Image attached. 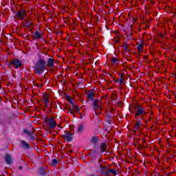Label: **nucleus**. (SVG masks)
I'll return each mask as SVG.
<instances>
[{
    "label": "nucleus",
    "mask_w": 176,
    "mask_h": 176,
    "mask_svg": "<svg viewBox=\"0 0 176 176\" xmlns=\"http://www.w3.org/2000/svg\"><path fill=\"white\" fill-rule=\"evenodd\" d=\"M63 138L67 141V142H72L74 141V134L69 132L64 131Z\"/></svg>",
    "instance_id": "obj_4"
},
{
    "label": "nucleus",
    "mask_w": 176,
    "mask_h": 176,
    "mask_svg": "<svg viewBox=\"0 0 176 176\" xmlns=\"http://www.w3.org/2000/svg\"><path fill=\"white\" fill-rule=\"evenodd\" d=\"M112 113H106L105 118H112Z\"/></svg>",
    "instance_id": "obj_28"
},
{
    "label": "nucleus",
    "mask_w": 176,
    "mask_h": 176,
    "mask_svg": "<svg viewBox=\"0 0 176 176\" xmlns=\"http://www.w3.org/2000/svg\"><path fill=\"white\" fill-rule=\"evenodd\" d=\"M112 120V118H105V121L107 122V123H108V124H109L111 126V124H112V122L111 121Z\"/></svg>",
    "instance_id": "obj_27"
},
{
    "label": "nucleus",
    "mask_w": 176,
    "mask_h": 176,
    "mask_svg": "<svg viewBox=\"0 0 176 176\" xmlns=\"http://www.w3.org/2000/svg\"><path fill=\"white\" fill-rule=\"evenodd\" d=\"M98 140H100V138H98V136H97V135L92 137L91 139V144L96 145V144H97V142H98Z\"/></svg>",
    "instance_id": "obj_15"
},
{
    "label": "nucleus",
    "mask_w": 176,
    "mask_h": 176,
    "mask_svg": "<svg viewBox=\"0 0 176 176\" xmlns=\"http://www.w3.org/2000/svg\"><path fill=\"white\" fill-rule=\"evenodd\" d=\"M46 122H49L50 129H54L57 126V122H56L54 118H46Z\"/></svg>",
    "instance_id": "obj_7"
},
{
    "label": "nucleus",
    "mask_w": 176,
    "mask_h": 176,
    "mask_svg": "<svg viewBox=\"0 0 176 176\" xmlns=\"http://www.w3.org/2000/svg\"><path fill=\"white\" fill-rule=\"evenodd\" d=\"M175 79H176V74L175 75Z\"/></svg>",
    "instance_id": "obj_47"
},
{
    "label": "nucleus",
    "mask_w": 176,
    "mask_h": 176,
    "mask_svg": "<svg viewBox=\"0 0 176 176\" xmlns=\"http://www.w3.org/2000/svg\"><path fill=\"white\" fill-rule=\"evenodd\" d=\"M98 163L99 164H101V163H102V161L99 159L98 161Z\"/></svg>",
    "instance_id": "obj_38"
},
{
    "label": "nucleus",
    "mask_w": 176,
    "mask_h": 176,
    "mask_svg": "<svg viewBox=\"0 0 176 176\" xmlns=\"http://www.w3.org/2000/svg\"><path fill=\"white\" fill-rule=\"evenodd\" d=\"M99 167L100 168V173L102 174V175H106L105 173H108V171L107 170V169L108 168V167L107 166H102V165L100 164Z\"/></svg>",
    "instance_id": "obj_13"
},
{
    "label": "nucleus",
    "mask_w": 176,
    "mask_h": 176,
    "mask_svg": "<svg viewBox=\"0 0 176 176\" xmlns=\"http://www.w3.org/2000/svg\"><path fill=\"white\" fill-rule=\"evenodd\" d=\"M24 25H25V27H31V25H32V22L31 21L25 19Z\"/></svg>",
    "instance_id": "obj_23"
},
{
    "label": "nucleus",
    "mask_w": 176,
    "mask_h": 176,
    "mask_svg": "<svg viewBox=\"0 0 176 176\" xmlns=\"http://www.w3.org/2000/svg\"><path fill=\"white\" fill-rule=\"evenodd\" d=\"M148 28H149V26H147Z\"/></svg>",
    "instance_id": "obj_48"
},
{
    "label": "nucleus",
    "mask_w": 176,
    "mask_h": 176,
    "mask_svg": "<svg viewBox=\"0 0 176 176\" xmlns=\"http://www.w3.org/2000/svg\"><path fill=\"white\" fill-rule=\"evenodd\" d=\"M119 60H118V58L116 57H113L111 59V62L113 64H116V63H118Z\"/></svg>",
    "instance_id": "obj_26"
},
{
    "label": "nucleus",
    "mask_w": 176,
    "mask_h": 176,
    "mask_svg": "<svg viewBox=\"0 0 176 176\" xmlns=\"http://www.w3.org/2000/svg\"><path fill=\"white\" fill-rule=\"evenodd\" d=\"M29 137H30L32 141H35V137L34 136V133H32Z\"/></svg>",
    "instance_id": "obj_31"
},
{
    "label": "nucleus",
    "mask_w": 176,
    "mask_h": 176,
    "mask_svg": "<svg viewBox=\"0 0 176 176\" xmlns=\"http://www.w3.org/2000/svg\"><path fill=\"white\" fill-rule=\"evenodd\" d=\"M19 170H21L23 168V166H19Z\"/></svg>",
    "instance_id": "obj_41"
},
{
    "label": "nucleus",
    "mask_w": 176,
    "mask_h": 176,
    "mask_svg": "<svg viewBox=\"0 0 176 176\" xmlns=\"http://www.w3.org/2000/svg\"><path fill=\"white\" fill-rule=\"evenodd\" d=\"M71 104H72V108L76 109V107H78V105L74 104V102H72V103H71Z\"/></svg>",
    "instance_id": "obj_36"
},
{
    "label": "nucleus",
    "mask_w": 176,
    "mask_h": 176,
    "mask_svg": "<svg viewBox=\"0 0 176 176\" xmlns=\"http://www.w3.org/2000/svg\"><path fill=\"white\" fill-rule=\"evenodd\" d=\"M58 163H60L58 162V160H57V159H52L51 161V166H53L54 167H55V166H57V164H58Z\"/></svg>",
    "instance_id": "obj_22"
},
{
    "label": "nucleus",
    "mask_w": 176,
    "mask_h": 176,
    "mask_svg": "<svg viewBox=\"0 0 176 176\" xmlns=\"http://www.w3.org/2000/svg\"><path fill=\"white\" fill-rule=\"evenodd\" d=\"M132 37H133V33H131V32H129L127 34L128 39H131Z\"/></svg>",
    "instance_id": "obj_29"
},
{
    "label": "nucleus",
    "mask_w": 176,
    "mask_h": 176,
    "mask_svg": "<svg viewBox=\"0 0 176 176\" xmlns=\"http://www.w3.org/2000/svg\"><path fill=\"white\" fill-rule=\"evenodd\" d=\"M94 97H96V92H94V90L90 89L88 91L87 98L89 101L94 100Z\"/></svg>",
    "instance_id": "obj_8"
},
{
    "label": "nucleus",
    "mask_w": 176,
    "mask_h": 176,
    "mask_svg": "<svg viewBox=\"0 0 176 176\" xmlns=\"http://www.w3.org/2000/svg\"><path fill=\"white\" fill-rule=\"evenodd\" d=\"M138 50H142V44H139L138 45Z\"/></svg>",
    "instance_id": "obj_34"
},
{
    "label": "nucleus",
    "mask_w": 176,
    "mask_h": 176,
    "mask_svg": "<svg viewBox=\"0 0 176 176\" xmlns=\"http://www.w3.org/2000/svg\"><path fill=\"white\" fill-rule=\"evenodd\" d=\"M151 119H152V118H151V117H149L148 120H151Z\"/></svg>",
    "instance_id": "obj_44"
},
{
    "label": "nucleus",
    "mask_w": 176,
    "mask_h": 176,
    "mask_svg": "<svg viewBox=\"0 0 176 176\" xmlns=\"http://www.w3.org/2000/svg\"><path fill=\"white\" fill-rule=\"evenodd\" d=\"M66 100H67V101H68V102H69V104H72V102H73L72 98H71V96L69 95H66Z\"/></svg>",
    "instance_id": "obj_24"
},
{
    "label": "nucleus",
    "mask_w": 176,
    "mask_h": 176,
    "mask_svg": "<svg viewBox=\"0 0 176 176\" xmlns=\"http://www.w3.org/2000/svg\"><path fill=\"white\" fill-rule=\"evenodd\" d=\"M104 174H106L107 176L109 175V174H113L114 175H116V174H118V173H116V170H115L113 169H109L108 170V172H105Z\"/></svg>",
    "instance_id": "obj_21"
},
{
    "label": "nucleus",
    "mask_w": 176,
    "mask_h": 176,
    "mask_svg": "<svg viewBox=\"0 0 176 176\" xmlns=\"http://www.w3.org/2000/svg\"><path fill=\"white\" fill-rule=\"evenodd\" d=\"M143 142H146V140H145L144 139H142Z\"/></svg>",
    "instance_id": "obj_43"
},
{
    "label": "nucleus",
    "mask_w": 176,
    "mask_h": 176,
    "mask_svg": "<svg viewBox=\"0 0 176 176\" xmlns=\"http://www.w3.org/2000/svg\"><path fill=\"white\" fill-rule=\"evenodd\" d=\"M85 129V125L83 124H80L78 126V129H77V133L78 134H82V133L83 132V130Z\"/></svg>",
    "instance_id": "obj_17"
},
{
    "label": "nucleus",
    "mask_w": 176,
    "mask_h": 176,
    "mask_svg": "<svg viewBox=\"0 0 176 176\" xmlns=\"http://www.w3.org/2000/svg\"><path fill=\"white\" fill-rule=\"evenodd\" d=\"M100 31H102V28H100Z\"/></svg>",
    "instance_id": "obj_42"
},
{
    "label": "nucleus",
    "mask_w": 176,
    "mask_h": 176,
    "mask_svg": "<svg viewBox=\"0 0 176 176\" xmlns=\"http://www.w3.org/2000/svg\"><path fill=\"white\" fill-rule=\"evenodd\" d=\"M135 109V118H137V116H145L146 115V112H145V108L140 106V104H135L134 107Z\"/></svg>",
    "instance_id": "obj_2"
},
{
    "label": "nucleus",
    "mask_w": 176,
    "mask_h": 176,
    "mask_svg": "<svg viewBox=\"0 0 176 176\" xmlns=\"http://www.w3.org/2000/svg\"><path fill=\"white\" fill-rule=\"evenodd\" d=\"M68 113H70L71 115H73V116H75V115L74 114V112H72V108H70L69 109Z\"/></svg>",
    "instance_id": "obj_32"
},
{
    "label": "nucleus",
    "mask_w": 176,
    "mask_h": 176,
    "mask_svg": "<svg viewBox=\"0 0 176 176\" xmlns=\"http://www.w3.org/2000/svg\"><path fill=\"white\" fill-rule=\"evenodd\" d=\"M145 123H148V121H147V120H145Z\"/></svg>",
    "instance_id": "obj_45"
},
{
    "label": "nucleus",
    "mask_w": 176,
    "mask_h": 176,
    "mask_svg": "<svg viewBox=\"0 0 176 176\" xmlns=\"http://www.w3.org/2000/svg\"><path fill=\"white\" fill-rule=\"evenodd\" d=\"M92 101V108L95 112L97 109H100V111L102 110V108H101V101L98 100V99H94Z\"/></svg>",
    "instance_id": "obj_3"
},
{
    "label": "nucleus",
    "mask_w": 176,
    "mask_h": 176,
    "mask_svg": "<svg viewBox=\"0 0 176 176\" xmlns=\"http://www.w3.org/2000/svg\"><path fill=\"white\" fill-rule=\"evenodd\" d=\"M44 78H46V76H44Z\"/></svg>",
    "instance_id": "obj_49"
},
{
    "label": "nucleus",
    "mask_w": 176,
    "mask_h": 176,
    "mask_svg": "<svg viewBox=\"0 0 176 176\" xmlns=\"http://www.w3.org/2000/svg\"><path fill=\"white\" fill-rule=\"evenodd\" d=\"M83 116H82V113H80V119H82Z\"/></svg>",
    "instance_id": "obj_39"
},
{
    "label": "nucleus",
    "mask_w": 176,
    "mask_h": 176,
    "mask_svg": "<svg viewBox=\"0 0 176 176\" xmlns=\"http://www.w3.org/2000/svg\"><path fill=\"white\" fill-rule=\"evenodd\" d=\"M37 86H38V87H42L43 85L41 84L40 85H37Z\"/></svg>",
    "instance_id": "obj_40"
},
{
    "label": "nucleus",
    "mask_w": 176,
    "mask_h": 176,
    "mask_svg": "<svg viewBox=\"0 0 176 176\" xmlns=\"http://www.w3.org/2000/svg\"><path fill=\"white\" fill-rule=\"evenodd\" d=\"M47 67H50V68H54V59L53 58H48L47 59Z\"/></svg>",
    "instance_id": "obj_9"
},
{
    "label": "nucleus",
    "mask_w": 176,
    "mask_h": 176,
    "mask_svg": "<svg viewBox=\"0 0 176 176\" xmlns=\"http://www.w3.org/2000/svg\"><path fill=\"white\" fill-rule=\"evenodd\" d=\"M6 163H7V164H12V156L9 155V154H7L6 155Z\"/></svg>",
    "instance_id": "obj_16"
},
{
    "label": "nucleus",
    "mask_w": 176,
    "mask_h": 176,
    "mask_svg": "<svg viewBox=\"0 0 176 176\" xmlns=\"http://www.w3.org/2000/svg\"><path fill=\"white\" fill-rule=\"evenodd\" d=\"M21 144L23 148H25L26 149L30 148V144L27 143L25 140H21Z\"/></svg>",
    "instance_id": "obj_19"
},
{
    "label": "nucleus",
    "mask_w": 176,
    "mask_h": 176,
    "mask_svg": "<svg viewBox=\"0 0 176 176\" xmlns=\"http://www.w3.org/2000/svg\"><path fill=\"white\" fill-rule=\"evenodd\" d=\"M33 69L36 75H42L47 69V65L45 58H38L35 63Z\"/></svg>",
    "instance_id": "obj_1"
},
{
    "label": "nucleus",
    "mask_w": 176,
    "mask_h": 176,
    "mask_svg": "<svg viewBox=\"0 0 176 176\" xmlns=\"http://www.w3.org/2000/svg\"><path fill=\"white\" fill-rule=\"evenodd\" d=\"M43 98H44L43 102L45 104V108H47V107L49 106V98H47V96H44Z\"/></svg>",
    "instance_id": "obj_20"
},
{
    "label": "nucleus",
    "mask_w": 176,
    "mask_h": 176,
    "mask_svg": "<svg viewBox=\"0 0 176 176\" xmlns=\"http://www.w3.org/2000/svg\"><path fill=\"white\" fill-rule=\"evenodd\" d=\"M141 120H144V118H142Z\"/></svg>",
    "instance_id": "obj_46"
},
{
    "label": "nucleus",
    "mask_w": 176,
    "mask_h": 176,
    "mask_svg": "<svg viewBox=\"0 0 176 176\" xmlns=\"http://www.w3.org/2000/svg\"><path fill=\"white\" fill-rule=\"evenodd\" d=\"M107 148H108V144H107L106 142H103L100 146V152L102 153H104V152H108L107 151Z\"/></svg>",
    "instance_id": "obj_12"
},
{
    "label": "nucleus",
    "mask_w": 176,
    "mask_h": 176,
    "mask_svg": "<svg viewBox=\"0 0 176 176\" xmlns=\"http://www.w3.org/2000/svg\"><path fill=\"white\" fill-rule=\"evenodd\" d=\"M140 127H141V120L136 118V122L135 123V128L133 129L134 132L137 133L138 130H140Z\"/></svg>",
    "instance_id": "obj_10"
},
{
    "label": "nucleus",
    "mask_w": 176,
    "mask_h": 176,
    "mask_svg": "<svg viewBox=\"0 0 176 176\" xmlns=\"http://www.w3.org/2000/svg\"><path fill=\"white\" fill-rule=\"evenodd\" d=\"M23 133L29 135V137L33 133L32 131H28V129H23Z\"/></svg>",
    "instance_id": "obj_25"
},
{
    "label": "nucleus",
    "mask_w": 176,
    "mask_h": 176,
    "mask_svg": "<svg viewBox=\"0 0 176 176\" xmlns=\"http://www.w3.org/2000/svg\"><path fill=\"white\" fill-rule=\"evenodd\" d=\"M15 16L19 20H23L25 16H27V13H25V10L21 8L18 10V12L15 14Z\"/></svg>",
    "instance_id": "obj_6"
},
{
    "label": "nucleus",
    "mask_w": 176,
    "mask_h": 176,
    "mask_svg": "<svg viewBox=\"0 0 176 176\" xmlns=\"http://www.w3.org/2000/svg\"><path fill=\"white\" fill-rule=\"evenodd\" d=\"M124 81V77L122 74H119V78L116 81V83H119L120 85H123V82Z\"/></svg>",
    "instance_id": "obj_14"
},
{
    "label": "nucleus",
    "mask_w": 176,
    "mask_h": 176,
    "mask_svg": "<svg viewBox=\"0 0 176 176\" xmlns=\"http://www.w3.org/2000/svg\"><path fill=\"white\" fill-rule=\"evenodd\" d=\"M10 64L14 67L15 69H17L18 68H21V65H23V63L17 59V58H14L10 60Z\"/></svg>",
    "instance_id": "obj_5"
},
{
    "label": "nucleus",
    "mask_w": 176,
    "mask_h": 176,
    "mask_svg": "<svg viewBox=\"0 0 176 176\" xmlns=\"http://www.w3.org/2000/svg\"><path fill=\"white\" fill-rule=\"evenodd\" d=\"M39 175L46 176V170L44 169L43 167H41L38 170Z\"/></svg>",
    "instance_id": "obj_18"
},
{
    "label": "nucleus",
    "mask_w": 176,
    "mask_h": 176,
    "mask_svg": "<svg viewBox=\"0 0 176 176\" xmlns=\"http://www.w3.org/2000/svg\"><path fill=\"white\" fill-rule=\"evenodd\" d=\"M111 129L112 128H111V126H109L107 128H105L104 131H107V133H109V131H111Z\"/></svg>",
    "instance_id": "obj_30"
},
{
    "label": "nucleus",
    "mask_w": 176,
    "mask_h": 176,
    "mask_svg": "<svg viewBox=\"0 0 176 176\" xmlns=\"http://www.w3.org/2000/svg\"><path fill=\"white\" fill-rule=\"evenodd\" d=\"M58 127H60V125H58Z\"/></svg>",
    "instance_id": "obj_50"
},
{
    "label": "nucleus",
    "mask_w": 176,
    "mask_h": 176,
    "mask_svg": "<svg viewBox=\"0 0 176 176\" xmlns=\"http://www.w3.org/2000/svg\"><path fill=\"white\" fill-rule=\"evenodd\" d=\"M123 47H124V50L125 52H127V43H124L123 45Z\"/></svg>",
    "instance_id": "obj_33"
},
{
    "label": "nucleus",
    "mask_w": 176,
    "mask_h": 176,
    "mask_svg": "<svg viewBox=\"0 0 176 176\" xmlns=\"http://www.w3.org/2000/svg\"><path fill=\"white\" fill-rule=\"evenodd\" d=\"M33 39H43V37L42 36V33L36 31L34 34L32 35Z\"/></svg>",
    "instance_id": "obj_11"
},
{
    "label": "nucleus",
    "mask_w": 176,
    "mask_h": 176,
    "mask_svg": "<svg viewBox=\"0 0 176 176\" xmlns=\"http://www.w3.org/2000/svg\"><path fill=\"white\" fill-rule=\"evenodd\" d=\"M96 151H94L90 153V156H93V153H96Z\"/></svg>",
    "instance_id": "obj_37"
},
{
    "label": "nucleus",
    "mask_w": 176,
    "mask_h": 176,
    "mask_svg": "<svg viewBox=\"0 0 176 176\" xmlns=\"http://www.w3.org/2000/svg\"><path fill=\"white\" fill-rule=\"evenodd\" d=\"M76 111L77 112V113H80V109H79V107H78V106L76 107Z\"/></svg>",
    "instance_id": "obj_35"
}]
</instances>
